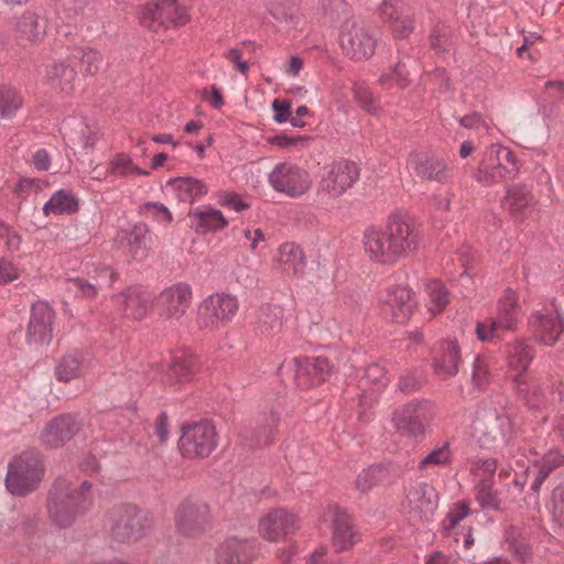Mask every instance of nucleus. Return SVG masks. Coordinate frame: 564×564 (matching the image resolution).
Here are the masks:
<instances>
[{
	"label": "nucleus",
	"instance_id": "1",
	"mask_svg": "<svg viewBox=\"0 0 564 564\" xmlns=\"http://www.w3.org/2000/svg\"><path fill=\"white\" fill-rule=\"evenodd\" d=\"M362 242L370 260L395 264L419 251L422 237L415 218L408 210L395 209L388 216L383 228L366 229Z\"/></svg>",
	"mask_w": 564,
	"mask_h": 564
},
{
	"label": "nucleus",
	"instance_id": "2",
	"mask_svg": "<svg viewBox=\"0 0 564 564\" xmlns=\"http://www.w3.org/2000/svg\"><path fill=\"white\" fill-rule=\"evenodd\" d=\"M91 484L84 480L79 486L66 478H58L52 486L47 510L51 521L59 528L70 527L76 518L93 506Z\"/></svg>",
	"mask_w": 564,
	"mask_h": 564
},
{
	"label": "nucleus",
	"instance_id": "3",
	"mask_svg": "<svg viewBox=\"0 0 564 564\" xmlns=\"http://www.w3.org/2000/svg\"><path fill=\"white\" fill-rule=\"evenodd\" d=\"M534 349L527 339L517 338L506 346L508 376L519 395L528 405L535 408L547 401L545 392L535 381H530L527 372L534 359Z\"/></svg>",
	"mask_w": 564,
	"mask_h": 564
},
{
	"label": "nucleus",
	"instance_id": "4",
	"mask_svg": "<svg viewBox=\"0 0 564 564\" xmlns=\"http://www.w3.org/2000/svg\"><path fill=\"white\" fill-rule=\"evenodd\" d=\"M519 170L520 163L509 148L491 144L484 151L474 178L482 186H492L514 178Z\"/></svg>",
	"mask_w": 564,
	"mask_h": 564
},
{
	"label": "nucleus",
	"instance_id": "5",
	"mask_svg": "<svg viewBox=\"0 0 564 564\" xmlns=\"http://www.w3.org/2000/svg\"><path fill=\"white\" fill-rule=\"evenodd\" d=\"M150 528V518L134 505H120L109 513V534L118 543L137 542L147 534Z\"/></svg>",
	"mask_w": 564,
	"mask_h": 564
},
{
	"label": "nucleus",
	"instance_id": "6",
	"mask_svg": "<svg viewBox=\"0 0 564 564\" xmlns=\"http://www.w3.org/2000/svg\"><path fill=\"white\" fill-rule=\"evenodd\" d=\"M511 419L494 409H480L471 425V435L480 447L495 449L510 440Z\"/></svg>",
	"mask_w": 564,
	"mask_h": 564
},
{
	"label": "nucleus",
	"instance_id": "7",
	"mask_svg": "<svg viewBox=\"0 0 564 564\" xmlns=\"http://www.w3.org/2000/svg\"><path fill=\"white\" fill-rule=\"evenodd\" d=\"M139 21L142 26L160 32L185 25L189 13L177 0H153L141 8Z\"/></svg>",
	"mask_w": 564,
	"mask_h": 564
},
{
	"label": "nucleus",
	"instance_id": "8",
	"mask_svg": "<svg viewBox=\"0 0 564 564\" xmlns=\"http://www.w3.org/2000/svg\"><path fill=\"white\" fill-rule=\"evenodd\" d=\"M521 317V306L516 291L507 289L497 304V315L476 324L477 338L488 341L502 332L514 330Z\"/></svg>",
	"mask_w": 564,
	"mask_h": 564
},
{
	"label": "nucleus",
	"instance_id": "9",
	"mask_svg": "<svg viewBox=\"0 0 564 564\" xmlns=\"http://www.w3.org/2000/svg\"><path fill=\"white\" fill-rule=\"evenodd\" d=\"M42 476L43 467L39 457L23 453L9 463L6 486L12 495L25 496L37 487Z\"/></svg>",
	"mask_w": 564,
	"mask_h": 564
},
{
	"label": "nucleus",
	"instance_id": "10",
	"mask_svg": "<svg viewBox=\"0 0 564 564\" xmlns=\"http://www.w3.org/2000/svg\"><path fill=\"white\" fill-rule=\"evenodd\" d=\"M218 445V435L213 423L207 420L183 426L178 447L184 457H207Z\"/></svg>",
	"mask_w": 564,
	"mask_h": 564
},
{
	"label": "nucleus",
	"instance_id": "11",
	"mask_svg": "<svg viewBox=\"0 0 564 564\" xmlns=\"http://www.w3.org/2000/svg\"><path fill=\"white\" fill-rule=\"evenodd\" d=\"M339 43L344 54L350 59L364 61L373 55L377 39L365 22L347 20L341 26Z\"/></svg>",
	"mask_w": 564,
	"mask_h": 564
},
{
	"label": "nucleus",
	"instance_id": "12",
	"mask_svg": "<svg viewBox=\"0 0 564 564\" xmlns=\"http://www.w3.org/2000/svg\"><path fill=\"white\" fill-rule=\"evenodd\" d=\"M434 417V406L429 400H413L399 406L393 413L395 429L404 435L422 437L425 425Z\"/></svg>",
	"mask_w": 564,
	"mask_h": 564
},
{
	"label": "nucleus",
	"instance_id": "13",
	"mask_svg": "<svg viewBox=\"0 0 564 564\" xmlns=\"http://www.w3.org/2000/svg\"><path fill=\"white\" fill-rule=\"evenodd\" d=\"M268 181L274 191L291 198L301 197L312 186L310 174L291 162L276 164L269 173Z\"/></svg>",
	"mask_w": 564,
	"mask_h": 564
},
{
	"label": "nucleus",
	"instance_id": "14",
	"mask_svg": "<svg viewBox=\"0 0 564 564\" xmlns=\"http://www.w3.org/2000/svg\"><path fill=\"white\" fill-rule=\"evenodd\" d=\"M529 326L536 340L546 346L554 345L564 332V313L553 300L550 304L532 313Z\"/></svg>",
	"mask_w": 564,
	"mask_h": 564
},
{
	"label": "nucleus",
	"instance_id": "15",
	"mask_svg": "<svg viewBox=\"0 0 564 564\" xmlns=\"http://www.w3.org/2000/svg\"><path fill=\"white\" fill-rule=\"evenodd\" d=\"M236 296L216 293L208 296L200 305L198 325L200 328H219L229 323L238 311Z\"/></svg>",
	"mask_w": 564,
	"mask_h": 564
},
{
	"label": "nucleus",
	"instance_id": "16",
	"mask_svg": "<svg viewBox=\"0 0 564 564\" xmlns=\"http://www.w3.org/2000/svg\"><path fill=\"white\" fill-rule=\"evenodd\" d=\"M436 490L426 482H413L404 492L402 507L414 520L427 521L437 508Z\"/></svg>",
	"mask_w": 564,
	"mask_h": 564
},
{
	"label": "nucleus",
	"instance_id": "17",
	"mask_svg": "<svg viewBox=\"0 0 564 564\" xmlns=\"http://www.w3.org/2000/svg\"><path fill=\"white\" fill-rule=\"evenodd\" d=\"M416 302L413 292L403 285L387 290L381 297V313L383 317L393 323H403L410 318Z\"/></svg>",
	"mask_w": 564,
	"mask_h": 564
},
{
	"label": "nucleus",
	"instance_id": "18",
	"mask_svg": "<svg viewBox=\"0 0 564 564\" xmlns=\"http://www.w3.org/2000/svg\"><path fill=\"white\" fill-rule=\"evenodd\" d=\"M54 311L45 302H37L31 307L25 339L29 346L48 345L53 337Z\"/></svg>",
	"mask_w": 564,
	"mask_h": 564
},
{
	"label": "nucleus",
	"instance_id": "19",
	"mask_svg": "<svg viewBox=\"0 0 564 564\" xmlns=\"http://www.w3.org/2000/svg\"><path fill=\"white\" fill-rule=\"evenodd\" d=\"M294 381L301 389H310L326 381L334 367L326 357H300L294 359Z\"/></svg>",
	"mask_w": 564,
	"mask_h": 564
},
{
	"label": "nucleus",
	"instance_id": "20",
	"mask_svg": "<svg viewBox=\"0 0 564 564\" xmlns=\"http://www.w3.org/2000/svg\"><path fill=\"white\" fill-rule=\"evenodd\" d=\"M359 178V169L354 162L338 161L330 165L319 182V192L339 197Z\"/></svg>",
	"mask_w": 564,
	"mask_h": 564
},
{
	"label": "nucleus",
	"instance_id": "21",
	"mask_svg": "<svg viewBox=\"0 0 564 564\" xmlns=\"http://www.w3.org/2000/svg\"><path fill=\"white\" fill-rule=\"evenodd\" d=\"M462 355L456 339H445L435 344L432 350V368L443 379L455 377L459 371Z\"/></svg>",
	"mask_w": 564,
	"mask_h": 564
},
{
	"label": "nucleus",
	"instance_id": "22",
	"mask_svg": "<svg viewBox=\"0 0 564 564\" xmlns=\"http://www.w3.org/2000/svg\"><path fill=\"white\" fill-rule=\"evenodd\" d=\"M296 528L295 516L283 508L268 511L260 518L258 524L259 534L268 541H279L294 533Z\"/></svg>",
	"mask_w": 564,
	"mask_h": 564
},
{
	"label": "nucleus",
	"instance_id": "23",
	"mask_svg": "<svg viewBox=\"0 0 564 564\" xmlns=\"http://www.w3.org/2000/svg\"><path fill=\"white\" fill-rule=\"evenodd\" d=\"M209 520V507L202 500L186 499L176 511L177 530L192 535L204 529Z\"/></svg>",
	"mask_w": 564,
	"mask_h": 564
},
{
	"label": "nucleus",
	"instance_id": "24",
	"mask_svg": "<svg viewBox=\"0 0 564 564\" xmlns=\"http://www.w3.org/2000/svg\"><path fill=\"white\" fill-rule=\"evenodd\" d=\"M93 356L86 349L72 348L58 360L55 376L59 382H69L86 376L93 366Z\"/></svg>",
	"mask_w": 564,
	"mask_h": 564
},
{
	"label": "nucleus",
	"instance_id": "25",
	"mask_svg": "<svg viewBox=\"0 0 564 564\" xmlns=\"http://www.w3.org/2000/svg\"><path fill=\"white\" fill-rule=\"evenodd\" d=\"M406 165L422 180L443 183L448 176L446 162L429 152H411L406 159Z\"/></svg>",
	"mask_w": 564,
	"mask_h": 564
},
{
	"label": "nucleus",
	"instance_id": "26",
	"mask_svg": "<svg viewBox=\"0 0 564 564\" xmlns=\"http://www.w3.org/2000/svg\"><path fill=\"white\" fill-rule=\"evenodd\" d=\"M159 302L165 318L180 321L191 305L192 289L186 283H176L161 292Z\"/></svg>",
	"mask_w": 564,
	"mask_h": 564
},
{
	"label": "nucleus",
	"instance_id": "27",
	"mask_svg": "<svg viewBox=\"0 0 564 564\" xmlns=\"http://www.w3.org/2000/svg\"><path fill=\"white\" fill-rule=\"evenodd\" d=\"M257 555L256 540L229 538L216 551L218 564H251Z\"/></svg>",
	"mask_w": 564,
	"mask_h": 564
},
{
	"label": "nucleus",
	"instance_id": "28",
	"mask_svg": "<svg viewBox=\"0 0 564 564\" xmlns=\"http://www.w3.org/2000/svg\"><path fill=\"white\" fill-rule=\"evenodd\" d=\"M80 421L70 414L53 419L43 430L41 438L44 445L57 448L69 442L80 430Z\"/></svg>",
	"mask_w": 564,
	"mask_h": 564
},
{
	"label": "nucleus",
	"instance_id": "29",
	"mask_svg": "<svg viewBox=\"0 0 564 564\" xmlns=\"http://www.w3.org/2000/svg\"><path fill=\"white\" fill-rule=\"evenodd\" d=\"M116 303L132 319H143L152 307L153 295L141 288H129L116 295Z\"/></svg>",
	"mask_w": 564,
	"mask_h": 564
},
{
	"label": "nucleus",
	"instance_id": "30",
	"mask_svg": "<svg viewBox=\"0 0 564 564\" xmlns=\"http://www.w3.org/2000/svg\"><path fill=\"white\" fill-rule=\"evenodd\" d=\"M165 191L178 202L193 204L208 193V186L200 178L177 176L165 183Z\"/></svg>",
	"mask_w": 564,
	"mask_h": 564
},
{
	"label": "nucleus",
	"instance_id": "31",
	"mask_svg": "<svg viewBox=\"0 0 564 564\" xmlns=\"http://www.w3.org/2000/svg\"><path fill=\"white\" fill-rule=\"evenodd\" d=\"M359 541L354 520L345 510L336 507L333 516L332 542L336 552L347 551Z\"/></svg>",
	"mask_w": 564,
	"mask_h": 564
},
{
	"label": "nucleus",
	"instance_id": "32",
	"mask_svg": "<svg viewBox=\"0 0 564 564\" xmlns=\"http://www.w3.org/2000/svg\"><path fill=\"white\" fill-rule=\"evenodd\" d=\"M77 72L69 55L66 59L47 66L45 82L57 93L69 95L74 91Z\"/></svg>",
	"mask_w": 564,
	"mask_h": 564
},
{
	"label": "nucleus",
	"instance_id": "33",
	"mask_svg": "<svg viewBox=\"0 0 564 564\" xmlns=\"http://www.w3.org/2000/svg\"><path fill=\"white\" fill-rule=\"evenodd\" d=\"M187 216L192 221L194 231L198 235L219 231L228 226V220L224 214L209 205L194 208L189 210Z\"/></svg>",
	"mask_w": 564,
	"mask_h": 564
},
{
	"label": "nucleus",
	"instance_id": "34",
	"mask_svg": "<svg viewBox=\"0 0 564 564\" xmlns=\"http://www.w3.org/2000/svg\"><path fill=\"white\" fill-rule=\"evenodd\" d=\"M199 369V360L189 349L175 351L167 372L171 384L191 381Z\"/></svg>",
	"mask_w": 564,
	"mask_h": 564
},
{
	"label": "nucleus",
	"instance_id": "35",
	"mask_svg": "<svg viewBox=\"0 0 564 564\" xmlns=\"http://www.w3.org/2000/svg\"><path fill=\"white\" fill-rule=\"evenodd\" d=\"M394 478L395 470L392 465H371L357 475L355 486L361 494H367L376 486L392 484Z\"/></svg>",
	"mask_w": 564,
	"mask_h": 564
},
{
	"label": "nucleus",
	"instance_id": "36",
	"mask_svg": "<svg viewBox=\"0 0 564 564\" xmlns=\"http://www.w3.org/2000/svg\"><path fill=\"white\" fill-rule=\"evenodd\" d=\"M79 209L77 196L69 189H58L52 194L51 198L43 206L45 216L73 215Z\"/></svg>",
	"mask_w": 564,
	"mask_h": 564
},
{
	"label": "nucleus",
	"instance_id": "37",
	"mask_svg": "<svg viewBox=\"0 0 564 564\" xmlns=\"http://www.w3.org/2000/svg\"><path fill=\"white\" fill-rule=\"evenodd\" d=\"M284 325V310L280 305L262 307L258 316V332L261 336L270 338L280 334Z\"/></svg>",
	"mask_w": 564,
	"mask_h": 564
},
{
	"label": "nucleus",
	"instance_id": "38",
	"mask_svg": "<svg viewBox=\"0 0 564 564\" xmlns=\"http://www.w3.org/2000/svg\"><path fill=\"white\" fill-rule=\"evenodd\" d=\"M453 453L448 442L436 446L425 456H423L417 464V471L422 476H427L440 467H446L452 464Z\"/></svg>",
	"mask_w": 564,
	"mask_h": 564
},
{
	"label": "nucleus",
	"instance_id": "39",
	"mask_svg": "<svg viewBox=\"0 0 564 564\" xmlns=\"http://www.w3.org/2000/svg\"><path fill=\"white\" fill-rule=\"evenodd\" d=\"M278 261L284 270L301 275L305 269V256L300 246L294 242H285L278 250Z\"/></svg>",
	"mask_w": 564,
	"mask_h": 564
},
{
	"label": "nucleus",
	"instance_id": "40",
	"mask_svg": "<svg viewBox=\"0 0 564 564\" xmlns=\"http://www.w3.org/2000/svg\"><path fill=\"white\" fill-rule=\"evenodd\" d=\"M128 250L137 261L144 260L150 250L149 228L143 223L135 224L128 235Z\"/></svg>",
	"mask_w": 564,
	"mask_h": 564
},
{
	"label": "nucleus",
	"instance_id": "41",
	"mask_svg": "<svg viewBox=\"0 0 564 564\" xmlns=\"http://www.w3.org/2000/svg\"><path fill=\"white\" fill-rule=\"evenodd\" d=\"M69 57L74 65L79 64L84 75L97 74L104 64L102 55L91 47H76Z\"/></svg>",
	"mask_w": 564,
	"mask_h": 564
},
{
	"label": "nucleus",
	"instance_id": "42",
	"mask_svg": "<svg viewBox=\"0 0 564 564\" xmlns=\"http://www.w3.org/2000/svg\"><path fill=\"white\" fill-rule=\"evenodd\" d=\"M279 415L274 412L264 414L258 426L251 431V446L261 447L272 443L279 424Z\"/></svg>",
	"mask_w": 564,
	"mask_h": 564
},
{
	"label": "nucleus",
	"instance_id": "43",
	"mask_svg": "<svg viewBox=\"0 0 564 564\" xmlns=\"http://www.w3.org/2000/svg\"><path fill=\"white\" fill-rule=\"evenodd\" d=\"M23 106L20 91L10 84L0 83V119L10 120Z\"/></svg>",
	"mask_w": 564,
	"mask_h": 564
},
{
	"label": "nucleus",
	"instance_id": "44",
	"mask_svg": "<svg viewBox=\"0 0 564 564\" xmlns=\"http://www.w3.org/2000/svg\"><path fill=\"white\" fill-rule=\"evenodd\" d=\"M533 196L530 191L519 184H513L507 188L506 196L502 199V206L513 215L522 213L525 208L531 207Z\"/></svg>",
	"mask_w": 564,
	"mask_h": 564
},
{
	"label": "nucleus",
	"instance_id": "45",
	"mask_svg": "<svg viewBox=\"0 0 564 564\" xmlns=\"http://www.w3.org/2000/svg\"><path fill=\"white\" fill-rule=\"evenodd\" d=\"M564 466V454L556 448H552L544 454L541 462L536 465V474L532 481L531 489L539 491L541 485L546 480L553 469Z\"/></svg>",
	"mask_w": 564,
	"mask_h": 564
},
{
	"label": "nucleus",
	"instance_id": "46",
	"mask_svg": "<svg viewBox=\"0 0 564 564\" xmlns=\"http://www.w3.org/2000/svg\"><path fill=\"white\" fill-rule=\"evenodd\" d=\"M149 172L134 165L127 154H117L110 162V167L105 174V178L110 176L135 177L147 176Z\"/></svg>",
	"mask_w": 564,
	"mask_h": 564
},
{
	"label": "nucleus",
	"instance_id": "47",
	"mask_svg": "<svg viewBox=\"0 0 564 564\" xmlns=\"http://www.w3.org/2000/svg\"><path fill=\"white\" fill-rule=\"evenodd\" d=\"M470 513L469 503L466 501L457 502L447 512L445 519L442 522V529L444 534L453 536L458 541V528L460 522Z\"/></svg>",
	"mask_w": 564,
	"mask_h": 564
},
{
	"label": "nucleus",
	"instance_id": "48",
	"mask_svg": "<svg viewBox=\"0 0 564 564\" xmlns=\"http://www.w3.org/2000/svg\"><path fill=\"white\" fill-rule=\"evenodd\" d=\"M388 381L386 368L379 362H372L365 368L359 380V388L362 391L370 390L371 387L380 390L387 386Z\"/></svg>",
	"mask_w": 564,
	"mask_h": 564
},
{
	"label": "nucleus",
	"instance_id": "49",
	"mask_svg": "<svg viewBox=\"0 0 564 564\" xmlns=\"http://www.w3.org/2000/svg\"><path fill=\"white\" fill-rule=\"evenodd\" d=\"M15 30L22 37L30 42H35L44 33L39 15L26 11L15 23Z\"/></svg>",
	"mask_w": 564,
	"mask_h": 564
},
{
	"label": "nucleus",
	"instance_id": "50",
	"mask_svg": "<svg viewBox=\"0 0 564 564\" xmlns=\"http://www.w3.org/2000/svg\"><path fill=\"white\" fill-rule=\"evenodd\" d=\"M409 75L406 64L399 59L394 67H390L381 74L378 82L387 88L395 84L399 88L404 89L410 84Z\"/></svg>",
	"mask_w": 564,
	"mask_h": 564
},
{
	"label": "nucleus",
	"instance_id": "51",
	"mask_svg": "<svg viewBox=\"0 0 564 564\" xmlns=\"http://www.w3.org/2000/svg\"><path fill=\"white\" fill-rule=\"evenodd\" d=\"M476 501L482 509L497 510L500 508L501 500L491 487L488 479H481L475 487Z\"/></svg>",
	"mask_w": 564,
	"mask_h": 564
},
{
	"label": "nucleus",
	"instance_id": "52",
	"mask_svg": "<svg viewBox=\"0 0 564 564\" xmlns=\"http://www.w3.org/2000/svg\"><path fill=\"white\" fill-rule=\"evenodd\" d=\"M431 47L437 53H449L453 50L452 30L444 23H436L430 35Z\"/></svg>",
	"mask_w": 564,
	"mask_h": 564
},
{
	"label": "nucleus",
	"instance_id": "53",
	"mask_svg": "<svg viewBox=\"0 0 564 564\" xmlns=\"http://www.w3.org/2000/svg\"><path fill=\"white\" fill-rule=\"evenodd\" d=\"M354 98L356 102L371 115H377L379 105L373 97L371 89L365 82H357L352 87Z\"/></svg>",
	"mask_w": 564,
	"mask_h": 564
},
{
	"label": "nucleus",
	"instance_id": "54",
	"mask_svg": "<svg viewBox=\"0 0 564 564\" xmlns=\"http://www.w3.org/2000/svg\"><path fill=\"white\" fill-rule=\"evenodd\" d=\"M426 290L430 297V311L433 314L440 313L448 304V293L444 285L436 280L426 283Z\"/></svg>",
	"mask_w": 564,
	"mask_h": 564
},
{
	"label": "nucleus",
	"instance_id": "55",
	"mask_svg": "<svg viewBox=\"0 0 564 564\" xmlns=\"http://www.w3.org/2000/svg\"><path fill=\"white\" fill-rule=\"evenodd\" d=\"M506 541L521 562H524L531 554L530 546L527 544L517 528L510 527L506 531Z\"/></svg>",
	"mask_w": 564,
	"mask_h": 564
},
{
	"label": "nucleus",
	"instance_id": "56",
	"mask_svg": "<svg viewBox=\"0 0 564 564\" xmlns=\"http://www.w3.org/2000/svg\"><path fill=\"white\" fill-rule=\"evenodd\" d=\"M490 361L487 357L478 355L473 364L471 379L477 388H482L490 381Z\"/></svg>",
	"mask_w": 564,
	"mask_h": 564
},
{
	"label": "nucleus",
	"instance_id": "57",
	"mask_svg": "<svg viewBox=\"0 0 564 564\" xmlns=\"http://www.w3.org/2000/svg\"><path fill=\"white\" fill-rule=\"evenodd\" d=\"M410 9L401 0H384L379 8V14L384 22H398L400 17Z\"/></svg>",
	"mask_w": 564,
	"mask_h": 564
},
{
	"label": "nucleus",
	"instance_id": "58",
	"mask_svg": "<svg viewBox=\"0 0 564 564\" xmlns=\"http://www.w3.org/2000/svg\"><path fill=\"white\" fill-rule=\"evenodd\" d=\"M550 508L553 520L564 528V485L553 490Z\"/></svg>",
	"mask_w": 564,
	"mask_h": 564
},
{
	"label": "nucleus",
	"instance_id": "59",
	"mask_svg": "<svg viewBox=\"0 0 564 564\" xmlns=\"http://www.w3.org/2000/svg\"><path fill=\"white\" fill-rule=\"evenodd\" d=\"M42 189L40 180L21 178L14 187V195L20 200L28 199L31 195H36Z\"/></svg>",
	"mask_w": 564,
	"mask_h": 564
},
{
	"label": "nucleus",
	"instance_id": "60",
	"mask_svg": "<svg viewBox=\"0 0 564 564\" xmlns=\"http://www.w3.org/2000/svg\"><path fill=\"white\" fill-rule=\"evenodd\" d=\"M497 470V460L494 458H478L473 462L471 471L476 477L488 479L494 476Z\"/></svg>",
	"mask_w": 564,
	"mask_h": 564
},
{
	"label": "nucleus",
	"instance_id": "61",
	"mask_svg": "<svg viewBox=\"0 0 564 564\" xmlns=\"http://www.w3.org/2000/svg\"><path fill=\"white\" fill-rule=\"evenodd\" d=\"M144 210L150 213L158 223L166 226L173 220L172 213L162 203H147L143 206Z\"/></svg>",
	"mask_w": 564,
	"mask_h": 564
},
{
	"label": "nucleus",
	"instance_id": "62",
	"mask_svg": "<svg viewBox=\"0 0 564 564\" xmlns=\"http://www.w3.org/2000/svg\"><path fill=\"white\" fill-rule=\"evenodd\" d=\"M218 203L223 206H227L235 212H243L249 208V205L245 203L241 197L234 192H220L218 194Z\"/></svg>",
	"mask_w": 564,
	"mask_h": 564
},
{
	"label": "nucleus",
	"instance_id": "63",
	"mask_svg": "<svg viewBox=\"0 0 564 564\" xmlns=\"http://www.w3.org/2000/svg\"><path fill=\"white\" fill-rule=\"evenodd\" d=\"M392 32L395 39H405L413 32V22L410 10L400 17L398 22H393Z\"/></svg>",
	"mask_w": 564,
	"mask_h": 564
},
{
	"label": "nucleus",
	"instance_id": "64",
	"mask_svg": "<svg viewBox=\"0 0 564 564\" xmlns=\"http://www.w3.org/2000/svg\"><path fill=\"white\" fill-rule=\"evenodd\" d=\"M307 564H340V561L338 557L329 556L326 546H319L312 553Z\"/></svg>",
	"mask_w": 564,
	"mask_h": 564
}]
</instances>
